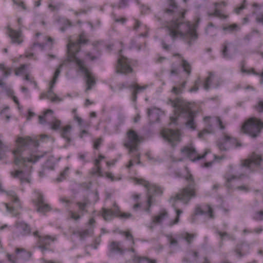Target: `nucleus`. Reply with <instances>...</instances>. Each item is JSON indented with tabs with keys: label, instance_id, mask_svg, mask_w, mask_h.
<instances>
[{
	"label": "nucleus",
	"instance_id": "nucleus-20",
	"mask_svg": "<svg viewBox=\"0 0 263 263\" xmlns=\"http://www.w3.org/2000/svg\"><path fill=\"white\" fill-rule=\"evenodd\" d=\"M55 239V238L52 237L49 235L39 236V239H38L37 241L38 247L41 249L42 251L47 250L48 247Z\"/></svg>",
	"mask_w": 263,
	"mask_h": 263
},
{
	"label": "nucleus",
	"instance_id": "nucleus-31",
	"mask_svg": "<svg viewBox=\"0 0 263 263\" xmlns=\"http://www.w3.org/2000/svg\"><path fill=\"white\" fill-rule=\"evenodd\" d=\"M231 43H229L228 41H225L222 44V49L221 51L222 57L224 58L230 59L232 58V55L229 52L228 46L231 45Z\"/></svg>",
	"mask_w": 263,
	"mask_h": 263
},
{
	"label": "nucleus",
	"instance_id": "nucleus-57",
	"mask_svg": "<svg viewBox=\"0 0 263 263\" xmlns=\"http://www.w3.org/2000/svg\"><path fill=\"white\" fill-rule=\"evenodd\" d=\"M5 206L7 209V211L11 213H12L13 216H17L19 213L15 212V209L14 207L9 206L8 203H5Z\"/></svg>",
	"mask_w": 263,
	"mask_h": 263
},
{
	"label": "nucleus",
	"instance_id": "nucleus-7",
	"mask_svg": "<svg viewBox=\"0 0 263 263\" xmlns=\"http://www.w3.org/2000/svg\"><path fill=\"white\" fill-rule=\"evenodd\" d=\"M204 121L206 122V127L202 131L198 133V137L202 138L205 135L214 133L215 132L214 126H219L221 130L224 129L225 126L219 117L211 118L206 117L204 118Z\"/></svg>",
	"mask_w": 263,
	"mask_h": 263
},
{
	"label": "nucleus",
	"instance_id": "nucleus-15",
	"mask_svg": "<svg viewBox=\"0 0 263 263\" xmlns=\"http://www.w3.org/2000/svg\"><path fill=\"white\" fill-rule=\"evenodd\" d=\"M15 230L13 232L14 238L21 236H26L31 233V229L28 224L23 221H16L15 223Z\"/></svg>",
	"mask_w": 263,
	"mask_h": 263
},
{
	"label": "nucleus",
	"instance_id": "nucleus-23",
	"mask_svg": "<svg viewBox=\"0 0 263 263\" xmlns=\"http://www.w3.org/2000/svg\"><path fill=\"white\" fill-rule=\"evenodd\" d=\"M0 192H5L8 196H10L12 198V201L15 203L16 205V206L18 208H21V203L20 201V199L18 197L16 196V193L12 191H10L9 192H6L4 190H3L2 185L0 183Z\"/></svg>",
	"mask_w": 263,
	"mask_h": 263
},
{
	"label": "nucleus",
	"instance_id": "nucleus-36",
	"mask_svg": "<svg viewBox=\"0 0 263 263\" xmlns=\"http://www.w3.org/2000/svg\"><path fill=\"white\" fill-rule=\"evenodd\" d=\"M191 257H193L196 260L198 257V252L194 250H190L188 253L187 256L185 257L183 261L186 263H192V261L190 260Z\"/></svg>",
	"mask_w": 263,
	"mask_h": 263
},
{
	"label": "nucleus",
	"instance_id": "nucleus-22",
	"mask_svg": "<svg viewBox=\"0 0 263 263\" xmlns=\"http://www.w3.org/2000/svg\"><path fill=\"white\" fill-rule=\"evenodd\" d=\"M167 6L164 9V13L175 15L178 12V6L175 0H167Z\"/></svg>",
	"mask_w": 263,
	"mask_h": 263
},
{
	"label": "nucleus",
	"instance_id": "nucleus-51",
	"mask_svg": "<svg viewBox=\"0 0 263 263\" xmlns=\"http://www.w3.org/2000/svg\"><path fill=\"white\" fill-rule=\"evenodd\" d=\"M245 247H247V245L244 243H242L237 246L235 252L239 257H241L243 255V254L242 253V252L243 251V248Z\"/></svg>",
	"mask_w": 263,
	"mask_h": 263
},
{
	"label": "nucleus",
	"instance_id": "nucleus-24",
	"mask_svg": "<svg viewBox=\"0 0 263 263\" xmlns=\"http://www.w3.org/2000/svg\"><path fill=\"white\" fill-rule=\"evenodd\" d=\"M109 255L114 253L123 254V251L121 248V242L112 241L109 245Z\"/></svg>",
	"mask_w": 263,
	"mask_h": 263
},
{
	"label": "nucleus",
	"instance_id": "nucleus-40",
	"mask_svg": "<svg viewBox=\"0 0 263 263\" xmlns=\"http://www.w3.org/2000/svg\"><path fill=\"white\" fill-rule=\"evenodd\" d=\"M186 84V82L184 81L179 86L173 87L172 90V92L176 95H179L180 93H181L183 91V89L185 87Z\"/></svg>",
	"mask_w": 263,
	"mask_h": 263
},
{
	"label": "nucleus",
	"instance_id": "nucleus-1",
	"mask_svg": "<svg viewBox=\"0 0 263 263\" xmlns=\"http://www.w3.org/2000/svg\"><path fill=\"white\" fill-rule=\"evenodd\" d=\"M168 34L173 41L179 38L191 46L197 39L198 34L189 22L184 21V14L179 18L174 19L167 25Z\"/></svg>",
	"mask_w": 263,
	"mask_h": 263
},
{
	"label": "nucleus",
	"instance_id": "nucleus-43",
	"mask_svg": "<svg viewBox=\"0 0 263 263\" xmlns=\"http://www.w3.org/2000/svg\"><path fill=\"white\" fill-rule=\"evenodd\" d=\"M181 66L183 68L184 71L189 76L191 72V66L190 64L187 61L183 59L182 60Z\"/></svg>",
	"mask_w": 263,
	"mask_h": 263
},
{
	"label": "nucleus",
	"instance_id": "nucleus-29",
	"mask_svg": "<svg viewBox=\"0 0 263 263\" xmlns=\"http://www.w3.org/2000/svg\"><path fill=\"white\" fill-rule=\"evenodd\" d=\"M34 196L32 199L33 203L35 205L44 202L43 195L39 191H35L34 192Z\"/></svg>",
	"mask_w": 263,
	"mask_h": 263
},
{
	"label": "nucleus",
	"instance_id": "nucleus-56",
	"mask_svg": "<svg viewBox=\"0 0 263 263\" xmlns=\"http://www.w3.org/2000/svg\"><path fill=\"white\" fill-rule=\"evenodd\" d=\"M200 80L199 79H198L196 81H195L194 86L192 88H190V89L189 90V91L191 92H196V91H198V90L199 89L198 86L200 84Z\"/></svg>",
	"mask_w": 263,
	"mask_h": 263
},
{
	"label": "nucleus",
	"instance_id": "nucleus-4",
	"mask_svg": "<svg viewBox=\"0 0 263 263\" xmlns=\"http://www.w3.org/2000/svg\"><path fill=\"white\" fill-rule=\"evenodd\" d=\"M167 104L174 108L175 115L177 117L182 116L187 118L186 126L188 128L194 130L196 127L194 119V114L191 111L190 104L180 98H176L173 100L169 99Z\"/></svg>",
	"mask_w": 263,
	"mask_h": 263
},
{
	"label": "nucleus",
	"instance_id": "nucleus-52",
	"mask_svg": "<svg viewBox=\"0 0 263 263\" xmlns=\"http://www.w3.org/2000/svg\"><path fill=\"white\" fill-rule=\"evenodd\" d=\"M242 176H243V174H241L239 176L226 175L225 176L224 178L227 180V183L228 184V183H230L231 181H232L233 180L240 179L241 178V177Z\"/></svg>",
	"mask_w": 263,
	"mask_h": 263
},
{
	"label": "nucleus",
	"instance_id": "nucleus-46",
	"mask_svg": "<svg viewBox=\"0 0 263 263\" xmlns=\"http://www.w3.org/2000/svg\"><path fill=\"white\" fill-rule=\"evenodd\" d=\"M93 233L92 228H89V229L80 231L79 232V236L81 239H83L86 236L92 234Z\"/></svg>",
	"mask_w": 263,
	"mask_h": 263
},
{
	"label": "nucleus",
	"instance_id": "nucleus-42",
	"mask_svg": "<svg viewBox=\"0 0 263 263\" xmlns=\"http://www.w3.org/2000/svg\"><path fill=\"white\" fill-rule=\"evenodd\" d=\"M53 111L51 109H47L44 113L43 115L39 116V123L43 124L46 122V118L48 114L53 115Z\"/></svg>",
	"mask_w": 263,
	"mask_h": 263
},
{
	"label": "nucleus",
	"instance_id": "nucleus-44",
	"mask_svg": "<svg viewBox=\"0 0 263 263\" xmlns=\"http://www.w3.org/2000/svg\"><path fill=\"white\" fill-rule=\"evenodd\" d=\"M195 236L196 235L195 234H191L188 233L182 234L181 235V237L183 238L189 245H190L192 242L193 239Z\"/></svg>",
	"mask_w": 263,
	"mask_h": 263
},
{
	"label": "nucleus",
	"instance_id": "nucleus-54",
	"mask_svg": "<svg viewBox=\"0 0 263 263\" xmlns=\"http://www.w3.org/2000/svg\"><path fill=\"white\" fill-rule=\"evenodd\" d=\"M63 65V64H61V65H59V67L56 69V70L54 72L53 80L52 81V82H53V84H55L56 83L57 80L61 72L60 69L62 67Z\"/></svg>",
	"mask_w": 263,
	"mask_h": 263
},
{
	"label": "nucleus",
	"instance_id": "nucleus-58",
	"mask_svg": "<svg viewBox=\"0 0 263 263\" xmlns=\"http://www.w3.org/2000/svg\"><path fill=\"white\" fill-rule=\"evenodd\" d=\"M117 216L122 219H129L133 217V215L129 213H120L117 215Z\"/></svg>",
	"mask_w": 263,
	"mask_h": 263
},
{
	"label": "nucleus",
	"instance_id": "nucleus-38",
	"mask_svg": "<svg viewBox=\"0 0 263 263\" xmlns=\"http://www.w3.org/2000/svg\"><path fill=\"white\" fill-rule=\"evenodd\" d=\"M36 207L37 212L42 213L49 211L51 209L49 205L45 202L36 205Z\"/></svg>",
	"mask_w": 263,
	"mask_h": 263
},
{
	"label": "nucleus",
	"instance_id": "nucleus-8",
	"mask_svg": "<svg viewBox=\"0 0 263 263\" xmlns=\"http://www.w3.org/2000/svg\"><path fill=\"white\" fill-rule=\"evenodd\" d=\"M78 66L79 70L84 74L86 78V83L87 87L85 91L87 92L92 89L96 84V80L95 77L90 72L88 68L86 67L84 61L78 60Z\"/></svg>",
	"mask_w": 263,
	"mask_h": 263
},
{
	"label": "nucleus",
	"instance_id": "nucleus-48",
	"mask_svg": "<svg viewBox=\"0 0 263 263\" xmlns=\"http://www.w3.org/2000/svg\"><path fill=\"white\" fill-rule=\"evenodd\" d=\"M253 219L256 221L263 220V210L255 212L253 215Z\"/></svg>",
	"mask_w": 263,
	"mask_h": 263
},
{
	"label": "nucleus",
	"instance_id": "nucleus-33",
	"mask_svg": "<svg viewBox=\"0 0 263 263\" xmlns=\"http://www.w3.org/2000/svg\"><path fill=\"white\" fill-rule=\"evenodd\" d=\"M2 137L3 135L0 134V160L5 157V153L9 150L8 146L1 140Z\"/></svg>",
	"mask_w": 263,
	"mask_h": 263
},
{
	"label": "nucleus",
	"instance_id": "nucleus-2",
	"mask_svg": "<svg viewBox=\"0 0 263 263\" xmlns=\"http://www.w3.org/2000/svg\"><path fill=\"white\" fill-rule=\"evenodd\" d=\"M17 147L13 151L12 153L14 158V163L16 165H23L26 166L27 162L34 163L40 159L44 157V155H35L28 152V155L26 154V151L28 150L30 145L37 147L39 145L37 140H33L29 137L26 138L19 137L16 141Z\"/></svg>",
	"mask_w": 263,
	"mask_h": 263
},
{
	"label": "nucleus",
	"instance_id": "nucleus-61",
	"mask_svg": "<svg viewBox=\"0 0 263 263\" xmlns=\"http://www.w3.org/2000/svg\"><path fill=\"white\" fill-rule=\"evenodd\" d=\"M167 238L169 241L170 244L171 246H177L178 245L177 240L174 238L172 236H167Z\"/></svg>",
	"mask_w": 263,
	"mask_h": 263
},
{
	"label": "nucleus",
	"instance_id": "nucleus-60",
	"mask_svg": "<svg viewBox=\"0 0 263 263\" xmlns=\"http://www.w3.org/2000/svg\"><path fill=\"white\" fill-rule=\"evenodd\" d=\"M60 201L65 204V206L68 207L71 204H72V201L70 199L67 198L66 197H62L60 199Z\"/></svg>",
	"mask_w": 263,
	"mask_h": 263
},
{
	"label": "nucleus",
	"instance_id": "nucleus-41",
	"mask_svg": "<svg viewBox=\"0 0 263 263\" xmlns=\"http://www.w3.org/2000/svg\"><path fill=\"white\" fill-rule=\"evenodd\" d=\"M240 29V28L236 24L232 25H229L223 27V30L226 31H228L229 33H232L235 31H238Z\"/></svg>",
	"mask_w": 263,
	"mask_h": 263
},
{
	"label": "nucleus",
	"instance_id": "nucleus-34",
	"mask_svg": "<svg viewBox=\"0 0 263 263\" xmlns=\"http://www.w3.org/2000/svg\"><path fill=\"white\" fill-rule=\"evenodd\" d=\"M121 234L124 235L126 237V239L131 240V248L128 249V251H131L133 253H135L136 252V251L135 249L133 248V246L135 245V242L134 241L133 236L129 232H121Z\"/></svg>",
	"mask_w": 263,
	"mask_h": 263
},
{
	"label": "nucleus",
	"instance_id": "nucleus-50",
	"mask_svg": "<svg viewBox=\"0 0 263 263\" xmlns=\"http://www.w3.org/2000/svg\"><path fill=\"white\" fill-rule=\"evenodd\" d=\"M90 173L93 175H97L100 177L103 176L101 168L100 166H95L92 168Z\"/></svg>",
	"mask_w": 263,
	"mask_h": 263
},
{
	"label": "nucleus",
	"instance_id": "nucleus-6",
	"mask_svg": "<svg viewBox=\"0 0 263 263\" xmlns=\"http://www.w3.org/2000/svg\"><path fill=\"white\" fill-rule=\"evenodd\" d=\"M127 139L124 143V145L128 149L129 154L136 153L135 157L138 160L137 164H140V156L139 154L137 153V146L140 142V138L137 134L132 129L127 132Z\"/></svg>",
	"mask_w": 263,
	"mask_h": 263
},
{
	"label": "nucleus",
	"instance_id": "nucleus-14",
	"mask_svg": "<svg viewBox=\"0 0 263 263\" xmlns=\"http://www.w3.org/2000/svg\"><path fill=\"white\" fill-rule=\"evenodd\" d=\"M181 152L189 157L192 161H195L203 159L209 153L208 150H206L202 155H200L197 153L194 147L189 146L184 147L181 149Z\"/></svg>",
	"mask_w": 263,
	"mask_h": 263
},
{
	"label": "nucleus",
	"instance_id": "nucleus-45",
	"mask_svg": "<svg viewBox=\"0 0 263 263\" xmlns=\"http://www.w3.org/2000/svg\"><path fill=\"white\" fill-rule=\"evenodd\" d=\"M0 70L3 71V76L5 77L10 76L12 71L11 69L10 68L6 67L4 64H0Z\"/></svg>",
	"mask_w": 263,
	"mask_h": 263
},
{
	"label": "nucleus",
	"instance_id": "nucleus-3",
	"mask_svg": "<svg viewBox=\"0 0 263 263\" xmlns=\"http://www.w3.org/2000/svg\"><path fill=\"white\" fill-rule=\"evenodd\" d=\"M186 180L187 181L186 186L180 190L175 196L171 197L170 199V202L175 209L177 214L175 219L170 222V226H172L178 223L180 215L182 213V210L176 209V203L178 201H180L184 204H187L192 198H195L197 196L198 185L195 182L193 176L189 175L186 177Z\"/></svg>",
	"mask_w": 263,
	"mask_h": 263
},
{
	"label": "nucleus",
	"instance_id": "nucleus-19",
	"mask_svg": "<svg viewBox=\"0 0 263 263\" xmlns=\"http://www.w3.org/2000/svg\"><path fill=\"white\" fill-rule=\"evenodd\" d=\"M261 160L260 156L253 153L250 158L241 161V166L251 168L252 164L259 165Z\"/></svg>",
	"mask_w": 263,
	"mask_h": 263
},
{
	"label": "nucleus",
	"instance_id": "nucleus-30",
	"mask_svg": "<svg viewBox=\"0 0 263 263\" xmlns=\"http://www.w3.org/2000/svg\"><path fill=\"white\" fill-rule=\"evenodd\" d=\"M168 217V213L165 210H162L160 213L153 218V222L160 223Z\"/></svg>",
	"mask_w": 263,
	"mask_h": 263
},
{
	"label": "nucleus",
	"instance_id": "nucleus-17",
	"mask_svg": "<svg viewBox=\"0 0 263 263\" xmlns=\"http://www.w3.org/2000/svg\"><path fill=\"white\" fill-rule=\"evenodd\" d=\"M214 11L213 12H208L209 16L217 17L222 20H225L228 17V15L223 14L220 10L222 7L226 6L227 3L225 2H216L214 3Z\"/></svg>",
	"mask_w": 263,
	"mask_h": 263
},
{
	"label": "nucleus",
	"instance_id": "nucleus-21",
	"mask_svg": "<svg viewBox=\"0 0 263 263\" xmlns=\"http://www.w3.org/2000/svg\"><path fill=\"white\" fill-rule=\"evenodd\" d=\"M205 214H208L209 217L211 218H214V215L213 214V209L209 205H197L196 206L195 209V215H203Z\"/></svg>",
	"mask_w": 263,
	"mask_h": 263
},
{
	"label": "nucleus",
	"instance_id": "nucleus-18",
	"mask_svg": "<svg viewBox=\"0 0 263 263\" xmlns=\"http://www.w3.org/2000/svg\"><path fill=\"white\" fill-rule=\"evenodd\" d=\"M6 33L10 37L12 43L20 44L23 42V40L21 30L16 31L8 26Z\"/></svg>",
	"mask_w": 263,
	"mask_h": 263
},
{
	"label": "nucleus",
	"instance_id": "nucleus-62",
	"mask_svg": "<svg viewBox=\"0 0 263 263\" xmlns=\"http://www.w3.org/2000/svg\"><path fill=\"white\" fill-rule=\"evenodd\" d=\"M86 59L94 61L98 59V57L93 55L91 52H87L85 54Z\"/></svg>",
	"mask_w": 263,
	"mask_h": 263
},
{
	"label": "nucleus",
	"instance_id": "nucleus-35",
	"mask_svg": "<svg viewBox=\"0 0 263 263\" xmlns=\"http://www.w3.org/2000/svg\"><path fill=\"white\" fill-rule=\"evenodd\" d=\"M102 216L105 220H110L112 219L114 213L110 209H102Z\"/></svg>",
	"mask_w": 263,
	"mask_h": 263
},
{
	"label": "nucleus",
	"instance_id": "nucleus-37",
	"mask_svg": "<svg viewBox=\"0 0 263 263\" xmlns=\"http://www.w3.org/2000/svg\"><path fill=\"white\" fill-rule=\"evenodd\" d=\"M241 71L242 72V73H246L247 74H250V73H253V74L254 75H256V76H259L260 77H261V79H260V84H263V71L260 73V74H259L257 72H256L255 71H254V69H251L250 70H247V69H246L245 68H244V65L243 64H242L241 65Z\"/></svg>",
	"mask_w": 263,
	"mask_h": 263
},
{
	"label": "nucleus",
	"instance_id": "nucleus-25",
	"mask_svg": "<svg viewBox=\"0 0 263 263\" xmlns=\"http://www.w3.org/2000/svg\"><path fill=\"white\" fill-rule=\"evenodd\" d=\"M132 260L134 263H157L156 259H152L146 257L140 256L135 254Z\"/></svg>",
	"mask_w": 263,
	"mask_h": 263
},
{
	"label": "nucleus",
	"instance_id": "nucleus-32",
	"mask_svg": "<svg viewBox=\"0 0 263 263\" xmlns=\"http://www.w3.org/2000/svg\"><path fill=\"white\" fill-rule=\"evenodd\" d=\"M89 203L88 199H85L83 202L79 201L76 203L82 215H83L84 213H87L86 208Z\"/></svg>",
	"mask_w": 263,
	"mask_h": 263
},
{
	"label": "nucleus",
	"instance_id": "nucleus-39",
	"mask_svg": "<svg viewBox=\"0 0 263 263\" xmlns=\"http://www.w3.org/2000/svg\"><path fill=\"white\" fill-rule=\"evenodd\" d=\"M216 27L212 23H209L205 29V33L211 36H215L216 35Z\"/></svg>",
	"mask_w": 263,
	"mask_h": 263
},
{
	"label": "nucleus",
	"instance_id": "nucleus-47",
	"mask_svg": "<svg viewBox=\"0 0 263 263\" xmlns=\"http://www.w3.org/2000/svg\"><path fill=\"white\" fill-rule=\"evenodd\" d=\"M69 170V168L68 167H66L64 170L60 173V175L59 177L57 178V180L58 182H60L65 179L68 175Z\"/></svg>",
	"mask_w": 263,
	"mask_h": 263
},
{
	"label": "nucleus",
	"instance_id": "nucleus-55",
	"mask_svg": "<svg viewBox=\"0 0 263 263\" xmlns=\"http://www.w3.org/2000/svg\"><path fill=\"white\" fill-rule=\"evenodd\" d=\"M88 40L86 39L84 34H81L79 35V38L76 42L80 46L82 44H85L87 43Z\"/></svg>",
	"mask_w": 263,
	"mask_h": 263
},
{
	"label": "nucleus",
	"instance_id": "nucleus-59",
	"mask_svg": "<svg viewBox=\"0 0 263 263\" xmlns=\"http://www.w3.org/2000/svg\"><path fill=\"white\" fill-rule=\"evenodd\" d=\"M255 109L259 112H263V100H260L255 106Z\"/></svg>",
	"mask_w": 263,
	"mask_h": 263
},
{
	"label": "nucleus",
	"instance_id": "nucleus-64",
	"mask_svg": "<svg viewBox=\"0 0 263 263\" xmlns=\"http://www.w3.org/2000/svg\"><path fill=\"white\" fill-rule=\"evenodd\" d=\"M256 21L258 23L263 25V13L258 14L256 17Z\"/></svg>",
	"mask_w": 263,
	"mask_h": 263
},
{
	"label": "nucleus",
	"instance_id": "nucleus-13",
	"mask_svg": "<svg viewBox=\"0 0 263 263\" xmlns=\"http://www.w3.org/2000/svg\"><path fill=\"white\" fill-rule=\"evenodd\" d=\"M236 146H240V144L237 143L236 140L229 135H224L223 138L218 142L217 145L219 150L221 152H226L233 147L235 144Z\"/></svg>",
	"mask_w": 263,
	"mask_h": 263
},
{
	"label": "nucleus",
	"instance_id": "nucleus-12",
	"mask_svg": "<svg viewBox=\"0 0 263 263\" xmlns=\"http://www.w3.org/2000/svg\"><path fill=\"white\" fill-rule=\"evenodd\" d=\"M122 52V49L119 51L120 54ZM120 58L118 60V63L116 67V72L118 73L127 74L133 71L131 67L130 61L127 58L120 55Z\"/></svg>",
	"mask_w": 263,
	"mask_h": 263
},
{
	"label": "nucleus",
	"instance_id": "nucleus-49",
	"mask_svg": "<svg viewBox=\"0 0 263 263\" xmlns=\"http://www.w3.org/2000/svg\"><path fill=\"white\" fill-rule=\"evenodd\" d=\"M159 110L157 109L156 108H148L147 109V115L149 118H154L153 117L154 115H156L155 118L156 119H158L157 115L158 114Z\"/></svg>",
	"mask_w": 263,
	"mask_h": 263
},
{
	"label": "nucleus",
	"instance_id": "nucleus-28",
	"mask_svg": "<svg viewBox=\"0 0 263 263\" xmlns=\"http://www.w3.org/2000/svg\"><path fill=\"white\" fill-rule=\"evenodd\" d=\"M16 253L18 258H23L24 260H28L31 256V253L30 252L26 251L23 249H16Z\"/></svg>",
	"mask_w": 263,
	"mask_h": 263
},
{
	"label": "nucleus",
	"instance_id": "nucleus-16",
	"mask_svg": "<svg viewBox=\"0 0 263 263\" xmlns=\"http://www.w3.org/2000/svg\"><path fill=\"white\" fill-rule=\"evenodd\" d=\"M221 83L220 78L217 77L213 72H209V76L205 79L203 86L205 90H208L213 84L214 87H218Z\"/></svg>",
	"mask_w": 263,
	"mask_h": 263
},
{
	"label": "nucleus",
	"instance_id": "nucleus-27",
	"mask_svg": "<svg viewBox=\"0 0 263 263\" xmlns=\"http://www.w3.org/2000/svg\"><path fill=\"white\" fill-rule=\"evenodd\" d=\"M72 127L70 125L65 126L61 132V136L64 138L67 142L69 143L71 141L70 132Z\"/></svg>",
	"mask_w": 263,
	"mask_h": 263
},
{
	"label": "nucleus",
	"instance_id": "nucleus-63",
	"mask_svg": "<svg viewBox=\"0 0 263 263\" xmlns=\"http://www.w3.org/2000/svg\"><path fill=\"white\" fill-rule=\"evenodd\" d=\"M64 26L61 28V30L64 32L68 27L72 26L71 23L68 20L64 21Z\"/></svg>",
	"mask_w": 263,
	"mask_h": 263
},
{
	"label": "nucleus",
	"instance_id": "nucleus-9",
	"mask_svg": "<svg viewBox=\"0 0 263 263\" xmlns=\"http://www.w3.org/2000/svg\"><path fill=\"white\" fill-rule=\"evenodd\" d=\"M136 183L142 184L144 186L148 187L147 204L148 205V208L146 210V211L149 212V207L151 206L152 203V195L153 194H160L162 192L159 187L155 185H152L150 186L149 183L146 181L143 180L142 179H136Z\"/></svg>",
	"mask_w": 263,
	"mask_h": 263
},
{
	"label": "nucleus",
	"instance_id": "nucleus-26",
	"mask_svg": "<svg viewBox=\"0 0 263 263\" xmlns=\"http://www.w3.org/2000/svg\"><path fill=\"white\" fill-rule=\"evenodd\" d=\"M10 174L14 178H18L21 182H30V179L28 177H26L22 171L17 170L15 172H11Z\"/></svg>",
	"mask_w": 263,
	"mask_h": 263
},
{
	"label": "nucleus",
	"instance_id": "nucleus-11",
	"mask_svg": "<svg viewBox=\"0 0 263 263\" xmlns=\"http://www.w3.org/2000/svg\"><path fill=\"white\" fill-rule=\"evenodd\" d=\"M81 49L80 46L76 42L70 41L67 45V58L66 61L68 62H74L78 65V60L83 61L76 57Z\"/></svg>",
	"mask_w": 263,
	"mask_h": 263
},
{
	"label": "nucleus",
	"instance_id": "nucleus-5",
	"mask_svg": "<svg viewBox=\"0 0 263 263\" xmlns=\"http://www.w3.org/2000/svg\"><path fill=\"white\" fill-rule=\"evenodd\" d=\"M262 128L263 122L259 119L252 117L242 125L241 132L255 138L259 136Z\"/></svg>",
	"mask_w": 263,
	"mask_h": 263
},
{
	"label": "nucleus",
	"instance_id": "nucleus-53",
	"mask_svg": "<svg viewBox=\"0 0 263 263\" xmlns=\"http://www.w3.org/2000/svg\"><path fill=\"white\" fill-rule=\"evenodd\" d=\"M61 121L59 120L55 119L51 123V128L53 130H57L60 128L61 126Z\"/></svg>",
	"mask_w": 263,
	"mask_h": 263
},
{
	"label": "nucleus",
	"instance_id": "nucleus-10",
	"mask_svg": "<svg viewBox=\"0 0 263 263\" xmlns=\"http://www.w3.org/2000/svg\"><path fill=\"white\" fill-rule=\"evenodd\" d=\"M161 134L162 137L170 143L172 146L180 141V134L178 130L165 128L162 130Z\"/></svg>",
	"mask_w": 263,
	"mask_h": 263
}]
</instances>
